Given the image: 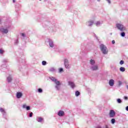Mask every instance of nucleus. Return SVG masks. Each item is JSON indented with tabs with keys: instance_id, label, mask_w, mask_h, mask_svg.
<instances>
[{
	"instance_id": "obj_1",
	"label": "nucleus",
	"mask_w": 128,
	"mask_h": 128,
	"mask_svg": "<svg viewBox=\"0 0 128 128\" xmlns=\"http://www.w3.org/2000/svg\"><path fill=\"white\" fill-rule=\"evenodd\" d=\"M49 78L56 84L55 88H56V90H60V82L54 77H50Z\"/></svg>"
},
{
	"instance_id": "obj_27",
	"label": "nucleus",
	"mask_w": 128,
	"mask_h": 128,
	"mask_svg": "<svg viewBox=\"0 0 128 128\" xmlns=\"http://www.w3.org/2000/svg\"><path fill=\"white\" fill-rule=\"evenodd\" d=\"M26 108V110H30V106H27Z\"/></svg>"
},
{
	"instance_id": "obj_42",
	"label": "nucleus",
	"mask_w": 128,
	"mask_h": 128,
	"mask_svg": "<svg viewBox=\"0 0 128 128\" xmlns=\"http://www.w3.org/2000/svg\"><path fill=\"white\" fill-rule=\"evenodd\" d=\"M96 128H102V127L100 126H98Z\"/></svg>"
},
{
	"instance_id": "obj_29",
	"label": "nucleus",
	"mask_w": 128,
	"mask_h": 128,
	"mask_svg": "<svg viewBox=\"0 0 128 128\" xmlns=\"http://www.w3.org/2000/svg\"><path fill=\"white\" fill-rule=\"evenodd\" d=\"M21 35L22 36H23V38H26V34L24 33H22Z\"/></svg>"
},
{
	"instance_id": "obj_3",
	"label": "nucleus",
	"mask_w": 128,
	"mask_h": 128,
	"mask_svg": "<svg viewBox=\"0 0 128 128\" xmlns=\"http://www.w3.org/2000/svg\"><path fill=\"white\" fill-rule=\"evenodd\" d=\"M116 26L120 32H124L126 30V27L120 24H116Z\"/></svg>"
},
{
	"instance_id": "obj_32",
	"label": "nucleus",
	"mask_w": 128,
	"mask_h": 128,
	"mask_svg": "<svg viewBox=\"0 0 128 128\" xmlns=\"http://www.w3.org/2000/svg\"><path fill=\"white\" fill-rule=\"evenodd\" d=\"M32 114H33L32 112H31L29 115L30 118H32Z\"/></svg>"
},
{
	"instance_id": "obj_16",
	"label": "nucleus",
	"mask_w": 128,
	"mask_h": 128,
	"mask_svg": "<svg viewBox=\"0 0 128 128\" xmlns=\"http://www.w3.org/2000/svg\"><path fill=\"white\" fill-rule=\"evenodd\" d=\"M90 64L91 66H94V64H96V61L92 59H91L90 61Z\"/></svg>"
},
{
	"instance_id": "obj_11",
	"label": "nucleus",
	"mask_w": 128,
	"mask_h": 128,
	"mask_svg": "<svg viewBox=\"0 0 128 128\" xmlns=\"http://www.w3.org/2000/svg\"><path fill=\"white\" fill-rule=\"evenodd\" d=\"M36 120L37 122H44V118H42L40 116L36 117Z\"/></svg>"
},
{
	"instance_id": "obj_41",
	"label": "nucleus",
	"mask_w": 128,
	"mask_h": 128,
	"mask_svg": "<svg viewBox=\"0 0 128 128\" xmlns=\"http://www.w3.org/2000/svg\"><path fill=\"white\" fill-rule=\"evenodd\" d=\"M105 128H108V125H106Z\"/></svg>"
},
{
	"instance_id": "obj_34",
	"label": "nucleus",
	"mask_w": 128,
	"mask_h": 128,
	"mask_svg": "<svg viewBox=\"0 0 128 128\" xmlns=\"http://www.w3.org/2000/svg\"><path fill=\"white\" fill-rule=\"evenodd\" d=\"M106 2H108V4H112V2H110V0H106Z\"/></svg>"
},
{
	"instance_id": "obj_38",
	"label": "nucleus",
	"mask_w": 128,
	"mask_h": 128,
	"mask_svg": "<svg viewBox=\"0 0 128 128\" xmlns=\"http://www.w3.org/2000/svg\"><path fill=\"white\" fill-rule=\"evenodd\" d=\"M124 99L126 100H128V96H124Z\"/></svg>"
},
{
	"instance_id": "obj_9",
	"label": "nucleus",
	"mask_w": 128,
	"mask_h": 128,
	"mask_svg": "<svg viewBox=\"0 0 128 128\" xmlns=\"http://www.w3.org/2000/svg\"><path fill=\"white\" fill-rule=\"evenodd\" d=\"M68 84L72 88H76V84H74V82L69 81L68 82Z\"/></svg>"
},
{
	"instance_id": "obj_15",
	"label": "nucleus",
	"mask_w": 128,
	"mask_h": 128,
	"mask_svg": "<svg viewBox=\"0 0 128 128\" xmlns=\"http://www.w3.org/2000/svg\"><path fill=\"white\" fill-rule=\"evenodd\" d=\"M0 112L2 114L3 116H6V110H4L2 108H0Z\"/></svg>"
},
{
	"instance_id": "obj_17",
	"label": "nucleus",
	"mask_w": 128,
	"mask_h": 128,
	"mask_svg": "<svg viewBox=\"0 0 128 128\" xmlns=\"http://www.w3.org/2000/svg\"><path fill=\"white\" fill-rule=\"evenodd\" d=\"M7 80L8 82H10L12 80V76H9L7 78Z\"/></svg>"
},
{
	"instance_id": "obj_33",
	"label": "nucleus",
	"mask_w": 128,
	"mask_h": 128,
	"mask_svg": "<svg viewBox=\"0 0 128 128\" xmlns=\"http://www.w3.org/2000/svg\"><path fill=\"white\" fill-rule=\"evenodd\" d=\"M120 64H124V60H120Z\"/></svg>"
},
{
	"instance_id": "obj_13",
	"label": "nucleus",
	"mask_w": 128,
	"mask_h": 128,
	"mask_svg": "<svg viewBox=\"0 0 128 128\" xmlns=\"http://www.w3.org/2000/svg\"><path fill=\"white\" fill-rule=\"evenodd\" d=\"M109 84L110 86H114V80L111 79L109 81Z\"/></svg>"
},
{
	"instance_id": "obj_19",
	"label": "nucleus",
	"mask_w": 128,
	"mask_h": 128,
	"mask_svg": "<svg viewBox=\"0 0 128 128\" xmlns=\"http://www.w3.org/2000/svg\"><path fill=\"white\" fill-rule=\"evenodd\" d=\"M120 72H126V68L124 67L120 68Z\"/></svg>"
},
{
	"instance_id": "obj_35",
	"label": "nucleus",
	"mask_w": 128,
	"mask_h": 128,
	"mask_svg": "<svg viewBox=\"0 0 128 128\" xmlns=\"http://www.w3.org/2000/svg\"><path fill=\"white\" fill-rule=\"evenodd\" d=\"M122 82H121V81H118V86H120V85L122 84Z\"/></svg>"
},
{
	"instance_id": "obj_21",
	"label": "nucleus",
	"mask_w": 128,
	"mask_h": 128,
	"mask_svg": "<svg viewBox=\"0 0 128 128\" xmlns=\"http://www.w3.org/2000/svg\"><path fill=\"white\" fill-rule=\"evenodd\" d=\"M115 122H116V119L112 118L111 120V123L112 124H114Z\"/></svg>"
},
{
	"instance_id": "obj_30",
	"label": "nucleus",
	"mask_w": 128,
	"mask_h": 128,
	"mask_svg": "<svg viewBox=\"0 0 128 128\" xmlns=\"http://www.w3.org/2000/svg\"><path fill=\"white\" fill-rule=\"evenodd\" d=\"M64 69L62 68H60L59 69V72H63Z\"/></svg>"
},
{
	"instance_id": "obj_39",
	"label": "nucleus",
	"mask_w": 128,
	"mask_h": 128,
	"mask_svg": "<svg viewBox=\"0 0 128 128\" xmlns=\"http://www.w3.org/2000/svg\"><path fill=\"white\" fill-rule=\"evenodd\" d=\"M3 62H8V60H3Z\"/></svg>"
},
{
	"instance_id": "obj_23",
	"label": "nucleus",
	"mask_w": 128,
	"mask_h": 128,
	"mask_svg": "<svg viewBox=\"0 0 128 128\" xmlns=\"http://www.w3.org/2000/svg\"><path fill=\"white\" fill-rule=\"evenodd\" d=\"M121 36H122V38H124V36H126V33L124 32H122L120 34Z\"/></svg>"
},
{
	"instance_id": "obj_18",
	"label": "nucleus",
	"mask_w": 128,
	"mask_h": 128,
	"mask_svg": "<svg viewBox=\"0 0 128 128\" xmlns=\"http://www.w3.org/2000/svg\"><path fill=\"white\" fill-rule=\"evenodd\" d=\"M49 71L51 72H56V69L54 68H51L49 69Z\"/></svg>"
},
{
	"instance_id": "obj_40",
	"label": "nucleus",
	"mask_w": 128,
	"mask_h": 128,
	"mask_svg": "<svg viewBox=\"0 0 128 128\" xmlns=\"http://www.w3.org/2000/svg\"><path fill=\"white\" fill-rule=\"evenodd\" d=\"M126 110H127V111L128 112V106H127L126 107Z\"/></svg>"
},
{
	"instance_id": "obj_44",
	"label": "nucleus",
	"mask_w": 128,
	"mask_h": 128,
	"mask_svg": "<svg viewBox=\"0 0 128 128\" xmlns=\"http://www.w3.org/2000/svg\"><path fill=\"white\" fill-rule=\"evenodd\" d=\"M97 2H100V0H97Z\"/></svg>"
},
{
	"instance_id": "obj_6",
	"label": "nucleus",
	"mask_w": 128,
	"mask_h": 128,
	"mask_svg": "<svg viewBox=\"0 0 128 128\" xmlns=\"http://www.w3.org/2000/svg\"><path fill=\"white\" fill-rule=\"evenodd\" d=\"M109 116L110 118H114V116H116V112L114 110H110L109 113Z\"/></svg>"
},
{
	"instance_id": "obj_43",
	"label": "nucleus",
	"mask_w": 128,
	"mask_h": 128,
	"mask_svg": "<svg viewBox=\"0 0 128 128\" xmlns=\"http://www.w3.org/2000/svg\"><path fill=\"white\" fill-rule=\"evenodd\" d=\"M13 2H16V0H13Z\"/></svg>"
},
{
	"instance_id": "obj_24",
	"label": "nucleus",
	"mask_w": 128,
	"mask_h": 128,
	"mask_svg": "<svg viewBox=\"0 0 128 128\" xmlns=\"http://www.w3.org/2000/svg\"><path fill=\"white\" fill-rule=\"evenodd\" d=\"M38 92H39L40 94H42V89L40 88L38 89Z\"/></svg>"
},
{
	"instance_id": "obj_8",
	"label": "nucleus",
	"mask_w": 128,
	"mask_h": 128,
	"mask_svg": "<svg viewBox=\"0 0 128 128\" xmlns=\"http://www.w3.org/2000/svg\"><path fill=\"white\" fill-rule=\"evenodd\" d=\"M0 32H2L3 34H8V30L4 28H1L0 29Z\"/></svg>"
},
{
	"instance_id": "obj_22",
	"label": "nucleus",
	"mask_w": 128,
	"mask_h": 128,
	"mask_svg": "<svg viewBox=\"0 0 128 128\" xmlns=\"http://www.w3.org/2000/svg\"><path fill=\"white\" fill-rule=\"evenodd\" d=\"M96 26H100V24H102V23H100V22L98 21L96 24Z\"/></svg>"
},
{
	"instance_id": "obj_20",
	"label": "nucleus",
	"mask_w": 128,
	"mask_h": 128,
	"mask_svg": "<svg viewBox=\"0 0 128 128\" xmlns=\"http://www.w3.org/2000/svg\"><path fill=\"white\" fill-rule=\"evenodd\" d=\"M80 92L78 91H76L75 92V95L76 96H80Z\"/></svg>"
},
{
	"instance_id": "obj_5",
	"label": "nucleus",
	"mask_w": 128,
	"mask_h": 128,
	"mask_svg": "<svg viewBox=\"0 0 128 128\" xmlns=\"http://www.w3.org/2000/svg\"><path fill=\"white\" fill-rule=\"evenodd\" d=\"M91 70L94 72L96 70H98V65H92L90 67Z\"/></svg>"
},
{
	"instance_id": "obj_4",
	"label": "nucleus",
	"mask_w": 128,
	"mask_h": 128,
	"mask_svg": "<svg viewBox=\"0 0 128 128\" xmlns=\"http://www.w3.org/2000/svg\"><path fill=\"white\" fill-rule=\"evenodd\" d=\"M64 66L66 68H67V70L70 69V62H68V60L66 58L64 59Z\"/></svg>"
},
{
	"instance_id": "obj_12",
	"label": "nucleus",
	"mask_w": 128,
	"mask_h": 128,
	"mask_svg": "<svg viewBox=\"0 0 128 128\" xmlns=\"http://www.w3.org/2000/svg\"><path fill=\"white\" fill-rule=\"evenodd\" d=\"M16 96L17 98H20L22 96V92H17Z\"/></svg>"
},
{
	"instance_id": "obj_25",
	"label": "nucleus",
	"mask_w": 128,
	"mask_h": 128,
	"mask_svg": "<svg viewBox=\"0 0 128 128\" xmlns=\"http://www.w3.org/2000/svg\"><path fill=\"white\" fill-rule=\"evenodd\" d=\"M117 102L118 104H122V100L120 98L117 99Z\"/></svg>"
},
{
	"instance_id": "obj_26",
	"label": "nucleus",
	"mask_w": 128,
	"mask_h": 128,
	"mask_svg": "<svg viewBox=\"0 0 128 128\" xmlns=\"http://www.w3.org/2000/svg\"><path fill=\"white\" fill-rule=\"evenodd\" d=\"M42 66H46V61H42Z\"/></svg>"
},
{
	"instance_id": "obj_31",
	"label": "nucleus",
	"mask_w": 128,
	"mask_h": 128,
	"mask_svg": "<svg viewBox=\"0 0 128 128\" xmlns=\"http://www.w3.org/2000/svg\"><path fill=\"white\" fill-rule=\"evenodd\" d=\"M4 54V50L0 49V54Z\"/></svg>"
},
{
	"instance_id": "obj_2",
	"label": "nucleus",
	"mask_w": 128,
	"mask_h": 128,
	"mask_svg": "<svg viewBox=\"0 0 128 128\" xmlns=\"http://www.w3.org/2000/svg\"><path fill=\"white\" fill-rule=\"evenodd\" d=\"M100 49L103 54H108V48L106 46V45L101 44L100 45Z\"/></svg>"
},
{
	"instance_id": "obj_7",
	"label": "nucleus",
	"mask_w": 128,
	"mask_h": 128,
	"mask_svg": "<svg viewBox=\"0 0 128 128\" xmlns=\"http://www.w3.org/2000/svg\"><path fill=\"white\" fill-rule=\"evenodd\" d=\"M48 42H49V46L50 48H54V41L52 40L49 39Z\"/></svg>"
},
{
	"instance_id": "obj_45",
	"label": "nucleus",
	"mask_w": 128,
	"mask_h": 128,
	"mask_svg": "<svg viewBox=\"0 0 128 128\" xmlns=\"http://www.w3.org/2000/svg\"><path fill=\"white\" fill-rule=\"evenodd\" d=\"M39 0L42 1V0Z\"/></svg>"
},
{
	"instance_id": "obj_36",
	"label": "nucleus",
	"mask_w": 128,
	"mask_h": 128,
	"mask_svg": "<svg viewBox=\"0 0 128 128\" xmlns=\"http://www.w3.org/2000/svg\"><path fill=\"white\" fill-rule=\"evenodd\" d=\"M15 44H18V40H16Z\"/></svg>"
},
{
	"instance_id": "obj_28",
	"label": "nucleus",
	"mask_w": 128,
	"mask_h": 128,
	"mask_svg": "<svg viewBox=\"0 0 128 128\" xmlns=\"http://www.w3.org/2000/svg\"><path fill=\"white\" fill-rule=\"evenodd\" d=\"M26 106H26V104H24L22 106V108H26Z\"/></svg>"
},
{
	"instance_id": "obj_37",
	"label": "nucleus",
	"mask_w": 128,
	"mask_h": 128,
	"mask_svg": "<svg viewBox=\"0 0 128 128\" xmlns=\"http://www.w3.org/2000/svg\"><path fill=\"white\" fill-rule=\"evenodd\" d=\"M112 44H116V41H114V40H112Z\"/></svg>"
},
{
	"instance_id": "obj_14",
	"label": "nucleus",
	"mask_w": 128,
	"mask_h": 128,
	"mask_svg": "<svg viewBox=\"0 0 128 128\" xmlns=\"http://www.w3.org/2000/svg\"><path fill=\"white\" fill-rule=\"evenodd\" d=\"M58 114L59 116H64V112L62 110H60L58 112Z\"/></svg>"
},
{
	"instance_id": "obj_10",
	"label": "nucleus",
	"mask_w": 128,
	"mask_h": 128,
	"mask_svg": "<svg viewBox=\"0 0 128 128\" xmlns=\"http://www.w3.org/2000/svg\"><path fill=\"white\" fill-rule=\"evenodd\" d=\"M86 24L88 26H92V24H94V21L89 20L86 22Z\"/></svg>"
}]
</instances>
